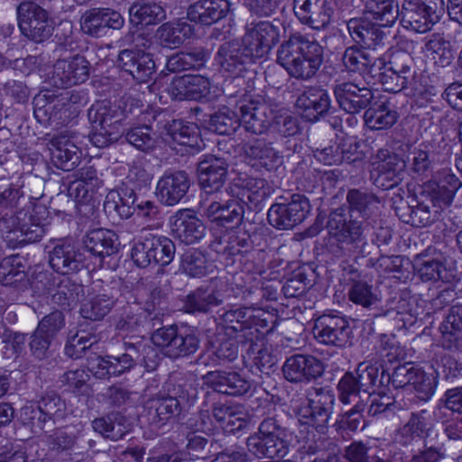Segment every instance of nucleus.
<instances>
[{"label": "nucleus", "instance_id": "obj_1", "mask_svg": "<svg viewBox=\"0 0 462 462\" xmlns=\"http://www.w3.org/2000/svg\"><path fill=\"white\" fill-rule=\"evenodd\" d=\"M277 61L291 77L308 79L323 62V48L317 41L296 32L279 47Z\"/></svg>", "mask_w": 462, "mask_h": 462}, {"label": "nucleus", "instance_id": "obj_2", "mask_svg": "<svg viewBox=\"0 0 462 462\" xmlns=\"http://www.w3.org/2000/svg\"><path fill=\"white\" fill-rule=\"evenodd\" d=\"M327 228L344 255L354 259L365 257L367 246L365 226L361 221L353 219L349 212L341 208L332 211Z\"/></svg>", "mask_w": 462, "mask_h": 462}, {"label": "nucleus", "instance_id": "obj_3", "mask_svg": "<svg viewBox=\"0 0 462 462\" xmlns=\"http://www.w3.org/2000/svg\"><path fill=\"white\" fill-rule=\"evenodd\" d=\"M383 64L376 66L378 81L386 92L398 93L405 88L417 89L416 70L412 57L406 51H396L389 57L380 56Z\"/></svg>", "mask_w": 462, "mask_h": 462}, {"label": "nucleus", "instance_id": "obj_4", "mask_svg": "<svg viewBox=\"0 0 462 462\" xmlns=\"http://www.w3.org/2000/svg\"><path fill=\"white\" fill-rule=\"evenodd\" d=\"M192 405L193 397L189 390L179 386L171 394H158L147 400L143 417L150 425L161 428L171 419L188 411Z\"/></svg>", "mask_w": 462, "mask_h": 462}, {"label": "nucleus", "instance_id": "obj_5", "mask_svg": "<svg viewBox=\"0 0 462 462\" xmlns=\"http://www.w3.org/2000/svg\"><path fill=\"white\" fill-rule=\"evenodd\" d=\"M284 437L285 429L275 418L269 417L260 423L258 431L247 439V448L260 458H283L289 452V444Z\"/></svg>", "mask_w": 462, "mask_h": 462}, {"label": "nucleus", "instance_id": "obj_6", "mask_svg": "<svg viewBox=\"0 0 462 462\" xmlns=\"http://www.w3.org/2000/svg\"><path fill=\"white\" fill-rule=\"evenodd\" d=\"M151 339L164 356L171 359L193 355L199 347V337L187 328L163 327L155 330Z\"/></svg>", "mask_w": 462, "mask_h": 462}, {"label": "nucleus", "instance_id": "obj_7", "mask_svg": "<svg viewBox=\"0 0 462 462\" xmlns=\"http://www.w3.org/2000/svg\"><path fill=\"white\" fill-rule=\"evenodd\" d=\"M16 14L20 31L29 40L42 42L52 35L54 22L40 5L23 1L16 7Z\"/></svg>", "mask_w": 462, "mask_h": 462}, {"label": "nucleus", "instance_id": "obj_8", "mask_svg": "<svg viewBox=\"0 0 462 462\" xmlns=\"http://www.w3.org/2000/svg\"><path fill=\"white\" fill-rule=\"evenodd\" d=\"M308 397V407L300 411L301 417L306 420L303 424L324 434L333 413L335 394L328 387H314L309 392Z\"/></svg>", "mask_w": 462, "mask_h": 462}, {"label": "nucleus", "instance_id": "obj_9", "mask_svg": "<svg viewBox=\"0 0 462 462\" xmlns=\"http://www.w3.org/2000/svg\"><path fill=\"white\" fill-rule=\"evenodd\" d=\"M263 21L251 23L245 27V35L240 43L254 60L263 58L279 42L280 23Z\"/></svg>", "mask_w": 462, "mask_h": 462}, {"label": "nucleus", "instance_id": "obj_10", "mask_svg": "<svg viewBox=\"0 0 462 462\" xmlns=\"http://www.w3.org/2000/svg\"><path fill=\"white\" fill-rule=\"evenodd\" d=\"M310 210L308 199L301 194H293L289 202H277L272 205L267 213V219L269 224L277 229H291L304 221Z\"/></svg>", "mask_w": 462, "mask_h": 462}, {"label": "nucleus", "instance_id": "obj_11", "mask_svg": "<svg viewBox=\"0 0 462 462\" xmlns=\"http://www.w3.org/2000/svg\"><path fill=\"white\" fill-rule=\"evenodd\" d=\"M373 171L376 172L374 185L382 189H390L397 186L403 179L406 168L405 161L388 149H379L370 158Z\"/></svg>", "mask_w": 462, "mask_h": 462}, {"label": "nucleus", "instance_id": "obj_12", "mask_svg": "<svg viewBox=\"0 0 462 462\" xmlns=\"http://www.w3.org/2000/svg\"><path fill=\"white\" fill-rule=\"evenodd\" d=\"M346 26L356 46L379 52L387 50L389 37L381 23H374L364 18H352Z\"/></svg>", "mask_w": 462, "mask_h": 462}, {"label": "nucleus", "instance_id": "obj_13", "mask_svg": "<svg viewBox=\"0 0 462 462\" xmlns=\"http://www.w3.org/2000/svg\"><path fill=\"white\" fill-rule=\"evenodd\" d=\"M313 335L321 344L343 347L350 344L352 329L343 317L322 315L315 320Z\"/></svg>", "mask_w": 462, "mask_h": 462}, {"label": "nucleus", "instance_id": "obj_14", "mask_svg": "<svg viewBox=\"0 0 462 462\" xmlns=\"http://www.w3.org/2000/svg\"><path fill=\"white\" fill-rule=\"evenodd\" d=\"M89 77V62L84 56L58 60L53 65L50 84L57 88H68L84 83Z\"/></svg>", "mask_w": 462, "mask_h": 462}, {"label": "nucleus", "instance_id": "obj_15", "mask_svg": "<svg viewBox=\"0 0 462 462\" xmlns=\"http://www.w3.org/2000/svg\"><path fill=\"white\" fill-rule=\"evenodd\" d=\"M139 352L134 345L125 346V352L117 356H98L90 363V370L99 379L119 376L136 365Z\"/></svg>", "mask_w": 462, "mask_h": 462}, {"label": "nucleus", "instance_id": "obj_16", "mask_svg": "<svg viewBox=\"0 0 462 462\" xmlns=\"http://www.w3.org/2000/svg\"><path fill=\"white\" fill-rule=\"evenodd\" d=\"M124 24V17L109 8H92L86 11L80 19L83 32L96 38L105 36L109 28L119 30Z\"/></svg>", "mask_w": 462, "mask_h": 462}, {"label": "nucleus", "instance_id": "obj_17", "mask_svg": "<svg viewBox=\"0 0 462 462\" xmlns=\"http://www.w3.org/2000/svg\"><path fill=\"white\" fill-rule=\"evenodd\" d=\"M273 191L266 180L252 177L235 179L227 188V193L238 199L244 206L248 203L257 206L269 198Z\"/></svg>", "mask_w": 462, "mask_h": 462}, {"label": "nucleus", "instance_id": "obj_18", "mask_svg": "<svg viewBox=\"0 0 462 462\" xmlns=\"http://www.w3.org/2000/svg\"><path fill=\"white\" fill-rule=\"evenodd\" d=\"M171 226L175 237L186 245L199 242L207 232L202 220L189 208L178 210L171 217Z\"/></svg>", "mask_w": 462, "mask_h": 462}, {"label": "nucleus", "instance_id": "obj_19", "mask_svg": "<svg viewBox=\"0 0 462 462\" xmlns=\"http://www.w3.org/2000/svg\"><path fill=\"white\" fill-rule=\"evenodd\" d=\"M282 373L289 382H310L322 374L323 364L313 356L293 355L284 362Z\"/></svg>", "mask_w": 462, "mask_h": 462}, {"label": "nucleus", "instance_id": "obj_20", "mask_svg": "<svg viewBox=\"0 0 462 462\" xmlns=\"http://www.w3.org/2000/svg\"><path fill=\"white\" fill-rule=\"evenodd\" d=\"M190 179L184 171L166 172L160 178L156 186V196L164 205L174 206L187 194Z\"/></svg>", "mask_w": 462, "mask_h": 462}, {"label": "nucleus", "instance_id": "obj_21", "mask_svg": "<svg viewBox=\"0 0 462 462\" xmlns=\"http://www.w3.org/2000/svg\"><path fill=\"white\" fill-rule=\"evenodd\" d=\"M293 8L299 20L315 30L327 27L333 13L327 0H294Z\"/></svg>", "mask_w": 462, "mask_h": 462}, {"label": "nucleus", "instance_id": "obj_22", "mask_svg": "<svg viewBox=\"0 0 462 462\" xmlns=\"http://www.w3.org/2000/svg\"><path fill=\"white\" fill-rule=\"evenodd\" d=\"M168 93L176 100H201L209 94V82L201 75L175 77L168 87Z\"/></svg>", "mask_w": 462, "mask_h": 462}, {"label": "nucleus", "instance_id": "obj_23", "mask_svg": "<svg viewBox=\"0 0 462 462\" xmlns=\"http://www.w3.org/2000/svg\"><path fill=\"white\" fill-rule=\"evenodd\" d=\"M118 66L138 82H146L155 71V62L143 51L123 50L118 55Z\"/></svg>", "mask_w": 462, "mask_h": 462}, {"label": "nucleus", "instance_id": "obj_24", "mask_svg": "<svg viewBox=\"0 0 462 462\" xmlns=\"http://www.w3.org/2000/svg\"><path fill=\"white\" fill-rule=\"evenodd\" d=\"M334 94L339 107L352 115L366 108L373 97L369 88H360L352 82L337 84Z\"/></svg>", "mask_w": 462, "mask_h": 462}, {"label": "nucleus", "instance_id": "obj_25", "mask_svg": "<svg viewBox=\"0 0 462 462\" xmlns=\"http://www.w3.org/2000/svg\"><path fill=\"white\" fill-rule=\"evenodd\" d=\"M71 138L66 132L53 136L48 143L52 162L63 171H70L79 162L80 151Z\"/></svg>", "mask_w": 462, "mask_h": 462}, {"label": "nucleus", "instance_id": "obj_26", "mask_svg": "<svg viewBox=\"0 0 462 462\" xmlns=\"http://www.w3.org/2000/svg\"><path fill=\"white\" fill-rule=\"evenodd\" d=\"M203 379L214 391L227 395H243L251 387L250 382L236 372L212 371Z\"/></svg>", "mask_w": 462, "mask_h": 462}, {"label": "nucleus", "instance_id": "obj_27", "mask_svg": "<svg viewBox=\"0 0 462 462\" xmlns=\"http://www.w3.org/2000/svg\"><path fill=\"white\" fill-rule=\"evenodd\" d=\"M241 125L246 132L255 134L265 133L271 126L263 117H210L207 128L218 134H230Z\"/></svg>", "mask_w": 462, "mask_h": 462}, {"label": "nucleus", "instance_id": "obj_28", "mask_svg": "<svg viewBox=\"0 0 462 462\" xmlns=\"http://www.w3.org/2000/svg\"><path fill=\"white\" fill-rule=\"evenodd\" d=\"M51 268L63 275L77 273L83 268L82 254L70 243L56 245L49 254Z\"/></svg>", "mask_w": 462, "mask_h": 462}, {"label": "nucleus", "instance_id": "obj_29", "mask_svg": "<svg viewBox=\"0 0 462 462\" xmlns=\"http://www.w3.org/2000/svg\"><path fill=\"white\" fill-rule=\"evenodd\" d=\"M229 10L228 0H199L189 5L187 15L191 22L211 25L225 18Z\"/></svg>", "mask_w": 462, "mask_h": 462}, {"label": "nucleus", "instance_id": "obj_30", "mask_svg": "<svg viewBox=\"0 0 462 462\" xmlns=\"http://www.w3.org/2000/svg\"><path fill=\"white\" fill-rule=\"evenodd\" d=\"M245 214V206L236 198L226 202L212 201L204 208V216L217 226L228 224L238 225L242 222Z\"/></svg>", "mask_w": 462, "mask_h": 462}, {"label": "nucleus", "instance_id": "obj_31", "mask_svg": "<svg viewBox=\"0 0 462 462\" xmlns=\"http://www.w3.org/2000/svg\"><path fill=\"white\" fill-rule=\"evenodd\" d=\"M227 164L220 159L207 156L198 164V176L207 192L217 191L226 180Z\"/></svg>", "mask_w": 462, "mask_h": 462}, {"label": "nucleus", "instance_id": "obj_32", "mask_svg": "<svg viewBox=\"0 0 462 462\" xmlns=\"http://www.w3.org/2000/svg\"><path fill=\"white\" fill-rule=\"evenodd\" d=\"M396 452L390 444L385 448L368 446L363 441H354L345 450L348 462H395Z\"/></svg>", "mask_w": 462, "mask_h": 462}, {"label": "nucleus", "instance_id": "obj_33", "mask_svg": "<svg viewBox=\"0 0 462 462\" xmlns=\"http://www.w3.org/2000/svg\"><path fill=\"white\" fill-rule=\"evenodd\" d=\"M430 415L427 410L412 412L409 420L394 433V441L408 447L428 436Z\"/></svg>", "mask_w": 462, "mask_h": 462}, {"label": "nucleus", "instance_id": "obj_34", "mask_svg": "<svg viewBox=\"0 0 462 462\" xmlns=\"http://www.w3.org/2000/svg\"><path fill=\"white\" fill-rule=\"evenodd\" d=\"M444 348L462 351V305H453L440 326Z\"/></svg>", "mask_w": 462, "mask_h": 462}, {"label": "nucleus", "instance_id": "obj_35", "mask_svg": "<svg viewBox=\"0 0 462 462\" xmlns=\"http://www.w3.org/2000/svg\"><path fill=\"white\" fill-rule=\"evenodd\" d=\"M344 67L351 72L376 74V66L383 64L380 56L374 57L364 49L353 45L347 47L342 56Z\"/></svg>", "mask_w": 462, "mask_h": 462}, {"label": "nucleus", "instance_id": "obj_36", "mask_svg": "<svg viewBox=\"0 0 462 462\" xmlns=\"http://www.w3.org/2000/svg\"><path fill=\"white\" fill-rule=\"evenodd\" d=\"M137 198L134 189L125 185L106 195L104 209L109 214L116 213L122 218H128L135 213Z\"/></svg>", "mask_w": 462, "mask_h": 462}, {"label": "nucleus", "instance_id": "obj_37", "mask_svg": "<svg viewBox=\"0 0 462 462\" xmlns=\"http://www.w3.org/2000/svg\"><path fill=\"white\" fill-rule=\"evenodd\" d=\"M114 117H95L90 121L89 141L98 148L107 146L116 141L123 134L119 120L113 121Z\"/></svg>", "mask_w": 462, "mask_h": 462}, {"label": "nucleus", "instance_id": "obj_38", "mask_svg": "<svg viewBox=\"0 0 462 462\" xmlns=\"http://www.w3.org/2000/svg\"><path fill=\"white\" fill-rule=\"evenodd\" d=\"M213 417L227 432L241 430L247 425V414L239 405L216 403L213 408Z\"/></svg>", "mask_w": 462, "mask_h": 462}, {"label": "nucleus", "instance_id": "obj_39", "mask_svg": "<svg viewBox=\"0 0 462 462\" xmlns=\"http://www.w3.org/2000/svg\"><path fill=\"white\" fill-rule=\"evenodd\" d=\"M129 22L134 26L151 25L166 18L163 7L155 2L138 0L129 7Z\"/></svg>", "mask_w": 462, "mask_h": 462}, {"label": "nucleus", "instance_id": "obj_40", "mask_svg": "<svg viewBox=\"0 0 462 462\" xmlns=\"http://www.w3.org/2000/svg\"><path fill=\"white\" fill-rule=\"evenodd\" d=\"M217 55V61L222 69L230 72L240 71L242 66L254 60L244 47L236 41L220 45Z\"/></svg>", "mask_w": 462, "mask_h": 462}, {"label": "nucleus", "instance_id": "obj_41", "mask_svg": "<svg viewBox=\"0 0 462 462\" xmlns=\"http://www.w3.org/2000/svg\"><path fill=\"white\" fill-rule=\"evenodd\" d=\"M193 33L192 27L185 21L165 23L156 31L155 36L162 47H180Z\"/></svg>", "mask_w": 462, "mask_h": 462}, {"label": "nucleus", "instance_id": "obj_42", "mask_svg": "<svg viewBox=\"0 0 462 462\" xmlns=\"http://www.w3.org/2000/svg\"><path fill=\"white\" fill-rule=\"evenodd\" d=\"M401 14L402 26L419 33L429 32L434 24L439 23L438 20L431 19L426 11L420 9L411 0H404Z\"/></svg>", "mask_w": 462, "mask_h": 462}, {"label": "nucleus", "instance_id": "obj_43", "mask_svg": "<svg viewBox=\"0 0 462 462\" xmlns=\"http://www.w3.org/2000/svg\"><path fill=\"white\" fill-rule=\"evenodd\" d=\"M214 263L196 249H189L180 256V271L192 278H201L214 272Z\"/></svg>", "mask_w": 462, "mask_h": 462}, {"label": "nucleus", "instance_id": "obj_44", "mask_svg": "<svg viewBox=\"0 0 462 462\" xmlns=\"http://www.w3.org/2000/svg\"><path fill=\"white\" fill-rule=\"evenodd\" d=\"M116 236L108 229H94L84 239L85 247L92 254L100 258L116 252Z\"/></svg>", "mask_w": 462, "mask_h": 462}, {"label": "nucleus", "instance_id": "obj_45", "mask_svg": "<svg viewBox=\"0 0 462 462\" xmlns=\"http://www.w3.org/2000/svg\"><path fill=\"white\" fill-rule=\"evenodd\" d=\"M364 13L382 26H392L400 15L396 0H362Z\"/></svg>", "mask_w": 462, "mask_h": 462}, {"label": "nucleus", "instance_id": "obj_46", "mask_svg": "<svg viewBox=\"0 0 462 462\" xmlns=\"http://www.w3.org/2000/svg\"><path fill=\"white\" fill-rule=\"evenodd\" d=\"M253 318L252 310L245 307L230 309L219 314L220 324L230 335L250 329L254 322Z\"/></svg>", "mask_w": 462, "mask_h": 462}, {"label": "nucleus", "instance_id": "obj_47", "mask_svg": "<svg viewBox=\"0 0 462 462\" xmlns=\"http://www.w3.org/2000/svg\"><path fill=\"white\" fill-rule=\"evenodd\" d=\"M115 304V299L107 293L89 295L80 308L81 315L92 320L102 319L109 313Z\"/></svg>", "mask_w": 462, "mask_h": 462}, {"label": "nucleus", "instance_id": "obj_48", "mask_svg": "<svg viewBox=\"0 0 462 462\" xmlns=\"http://www.w3.org/2000/svg\"><path fill=\"white\" fill-rule=\"evenodd\" d=\"M206 61V53L203 49H195L191 51H181L171 55L166 63V68L171 72L186 69H199Z\"/></svg>", "mask_w": 462, "mask_h": 462}, {"label": "nucleus", "instance_id": "obj_49", "mask_svg": "<svg viewBox=\"0 0 462 462\" xmlns=\"http://www.w3.org/2000/svg\"><path fill=\"white\" fill-rule=\"evenodd\" d=\"M82 293L83 289L79 284L64 277L56 283L51 298L55 304L66 309L75 305Z\"/></svg>", "mask_w": 462, "mask_h": 462}, {"label": "nucleus", "instance_id": "obj_50", "mask_svg": "<svg viewBox=\"0 0 462 462\" xmlns=\"http://www.w3.org/2000/svg\"><path fill=\"white\" fill-rule=\"evenodd\" d=\"M296 106L306 112V116H323L330 107L328 96L322 89L302 94L298 97Z\"/></svg>", "mask_w": 462, "mask_h": 462}, {"label": "nucleus", "instance_id": "obj_51", "mask_svg": "<svg viewBox=\"0 0 462 462\" xmlns=\"http://www.w3.org/2000/svg\"><path fill=\"white\" fill-rule=\"evenodd\" d=\"M165 134L173 142L181 145H193L191 141L196 139L199 134L198 126L182 118H173L164 125Z\"/></svg>", "mask_w": 462, "mask_h": 462}, {"label": "nucleus", "instance_id": "obj_52", "mask_svg": "<svg viewBox=\"0 0 462 462\" xmlns=\"http://www.w3.org/2000/svg\"><path fill=\"white\" fill-rule=\"evenodd\" d=\"M347 295L353 303L365 309L375 308L381 302L380 294L374 290L373 285L365 281L353 282Z\"/></svg>", "mask_w": 462, "mask_h": 462}, {"label": "nucleus", "instance_id": "obj_53", "mask_svg": "<svg viewBox=\"0 0 462 462\" xmlns=\"http://www.w3.org/2000/svg\"><path fill=\"white\" fill-rule=\"evenodd\" d=\"M350 212H357L363 217H368L378 204L377 197L369 191L352 189L346 194Z\"/></svg>", "mask_w": 462, "mask_h": 462}, {"label": "nucleus", "instance_id": "obj_54", "mask_svg": "<svg viewBox=\"0 0 462 462\" xmlns=\"http://www.w3.org/2000/svg\"><path fill=\"white\" fill-rule=\"evenodd\" d=\"M92 426L95 431L112 440L122 439L127 432L124 418L118 414L96 419Z\"/></svg>", "mask_w": 462, "mask_h": 462}, {"label": "nucleus", "instance_id": "obj_55", "mask_svg": "<svg viewBox=\"0 0 462 462\" xmlns=\"http://www.w3.org/2000/svg\"><path fill=\"white\" fill-rule=\"evenodd\" d=\"M247 156L258 160L267 170H273L282 162V157L269 144L256 142L245 148Z\"/></svg>", "mask_w": 462, "mask_h": 462}, {"label": "nucleus", "instance_id": "obj_56", "mask_svg": "<svg viewBox=\"0 0 462 462\" xmlns=\"http://www.w3.org/2000/svg\"><path fill=\"white\" fill-rule=\"evenodd\" d=\"M425 51L432 55L436 62L448 65L454 58L451 43L444 36L434 33L425 42Z\"/></svg>", "mask_w": 462, "mask_h": 462}, {"label": "nucleus", "instance_id": "obj_57", "mask_svg": "<svg viewBox=\"0 0 462 462\" xmlns=\"http://www.w3.org/2000/svg\"><path fill=\"white\" fill-rule=\"evenodd\" d=\"M66 405L60 396L51 393L42 397L38 403V411L41 413L39 420H58L63 418Z\"/></svg>", "mask_w": 462, "mask_h": 462}, {"label": "nucleus", "instance_id": "obj_58", "mask_svg": "<svg viewBox=\"0 0 462 462\" xmlns=\"http://www.w3.org/2000/svg\"><path fill=\"white\" fill-rule=\"evenodd\" d=\"M353 373L364 393H370L372 387L382 384L379 367L368 362L360 363Z\"/></svg>", "mask_w": 462, "mask_h": 462}, {"label": "nucleus", "instance_id": "obj_59", "mask_svg": "<svg viewBox=\"0 0 462 462\" xmlns=\"http://www.w3.org/2000/svg\"><path fill=\"white\" fill-rule=\"evenodd\" d=\"M152 263L162 266L171 263L175 255V245L168 237L156 236L152 235Z\"/></svg>", "mask_w": 462, "mask_h": 462}, {"label": "nucleus", "instance_id": "obj_60", "mask_svg": "<svg viewBox=\"0 0 462 462\" xmlns=\"http://www.w3.org/2000/svg\"><path fill=\"white\" fill-rule=\"evenodd\" d=\"M417 372L411 387L417 393L420 400L427 401L435 393L438 384L437 376L433 374H427L420 367Z\"/></svg>", "mask_w": 462, "mask_h": 462}, {"label": "nucleus", "instance_id": "obj_61", "mask_svg": "<svg viewBox=\"0 0 462 462\" xmlns=\"http://www.w3.org/2000/svg\"><path fill=\"white\" fill-rule=\"evenodd\" d=\"M338 399L344 404H349L356 402L363 392L359 387L357 380L354 376V373H346L337 383Z\"/></svg>", "mask_w": 462, "mask_h": 462}, {"label": "nucleus", "instance_id": "obj_62", "mask_svg": "<svg viewBox=\"0 0 462 462\" xmlns=\"http://www.w3.org/2000/svg\"><path fill=\"white\" fill-rule=\"evenodd\" d=\"M152 252V235L149 234L148 236L141 237L134 243L132 248L131 256L137 266L145 268L152 264V260H154Z\"/></svg>", "mask_w": 462, "mask_h": 462}, {"label": "nucleus", "instance_id": "obj_63", "mask_svg": "<svg viewBox=\"0 0 462 462\" xmlns=\"http://www.w3.org/2000/svg\"><path fill=\"white\" fill-rule=\"evenodd\" d=\"M94 343H97L96 337L85 332H78L69 338L65 353L71 358H80Z\"/></svg>", "mask_w": 462, "mask_h": 462}, {"label": "nucleus", "instance_id": "obj_64", "mask_svg": "<svg viewBox=\"0 0 462 462\" xmlns=\"http://www.w3.org/2000/svg\"><path fill=\"white\" fill-rule=\"evenodd\" d=\"M222 300L215 293L198 290L188 298V307L192 312H207L211 307L217 306Z\"/></svg>", "mask_w": 462, "mask_h": 462}]
</instances>
